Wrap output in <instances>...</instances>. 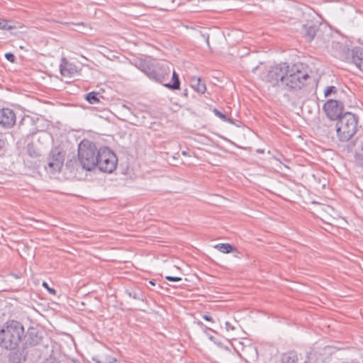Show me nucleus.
I'll return each instance as SVG.
<instances>
[{"instance_id": "obj_33", "label": "nucleus", "mask_w": 363, "mask_h": 363, "mask_svg": "<svg viewBox=\"0 0 363 363\" xmlns=\"http://www.w3.org/2000/svg\"><path fill=\"white\" fill-rule=\"evenodd\" d=\"M202 329H203V332H204L205 333H206V334H207V331H208V330H211V331H212V332H215L213 330H212L211 328H208V327H207V326H206V325H205V327H203Z\"/></svg>"}, {"instance_id": "obj_39", "label": "nucleus", "mask_w": 363, "mask_h": 363, "mask_svg": "<svg viewBox=\"0 0 363 363\" xmlns=\"http://www.w3.org/2000/svg\"><path fill=\"white\" fill-rule=\"evenodd\" d=\"M257 152H259V153H263L264 152V150H260V149H258L257 150Z\"/></svg>"}, {"instance_id": "obj_8", "label": "nucleus", "mask_w": 363, "mask_h": 363, "mask_svg": "<svg viewBox=\"0 0 363 363\" xmlns=\"http://www.w3.org/2000/svg\"><path fill=\"white\" fill-rule=\"evenodd\" d=\"M48 167H45L51 173L59 172L63 166L65 161V152L57 147L52 149L48 158Z\"/></svg>"}, {"instance_id": "obj_34", "label": "nucleus", "mask_w": 363, "mask_h": 363, "mask_svg": "<svg viewBox=\"0 0 363 363\" xmlns=\"http://www.w3.org/2000/svg\"><path fill=\"white\" fill-rule=\"evenodd\" d=\"M196 323L201 328L205 327V325L200 320L196 321Z\"/></svg>"}, {"instance_id": "obj_27", "label": "nucleus", "mask_w": 363, "mask_h": 363, "mask_svg": "<svg viewBox=\"0 0 363 363\" xmlns=\"http://www.w3.org/2000/svg\"><path fill=\"white\" fill-rule=\"evenodd\" d=\"M5 58L10 62L13 63L16 62V57L12 52H6L5 54Z\"/></svg>"}, {"instance_id": "obj_15", "label": "nucleus", "mask_w": 363, "mask_h": 363, "mask_svg": "<svg viewBox=\"0 0 363 363\" xmlns=\"http://www.w3.org/2000/svg\"><path fill=\"white\" fill-rule=\"evenodd\" d=\"M60 70L62 75L69 77L77 72V68L75 65L69 63L65 59L62 60V62L60 66Z\"/></svg>"}, {"instance_id": "obj_35", "label": "nucleus", "mask_w": 363, "mask_h": 363, "mask_svg": "<svg viewBox=\"0 0 363 363\" xmlns=\"http://www.w3.org/2000/svg\"><path fill=\"white\" fill-rule=\"evenodd\" d=\"M4 140L0 138V150H1L4 147Z\"/></svg>"}, {"instance_id": "obj_17", "label": "nucleus", "mask_w": 363, "mask_h": 363, "mask_svg": "<svg viewBox=\"0 0 363 363\" xmlns=\"http://www.w3.org/2000/svg\"><path fill=\"white\" fill-rule=\"evenodd\" d=\"M280 363H298L297 353L294 351L283 353L280 357Z\"/></svg>"}, {"instance_id": "obj_19", "label": "nucleus", "mask_w": 363, "mask_h": 363, "mask_svg": "<svg viewBox=\"0 0 363 363\" xmlns=\"http://www.w3.org/2000/svg\"><path fill=\"white\" fill-rule=\"evenodd\" d=\"M215 247L223 253H230L235 250V247L230 243H220L216 245Z\"/></svg>"}, {"instance_id": "obj_31", "label": "nucleus", "mask_w": 363, "mask_h": 363, "mask_svg": "<svg viewBox=\"0 0 363 363\" xmlns=\"http://www.w3.org/2000/svg\"><path fill=\"white\" fill-rule=\"evenodd\" d=\"M202 317L204 320H206L207 321L212 322V323L214 322L213 318L208 315L204 314V315H203Z\"/></svg>"}, {"instance_id": "obj_24", "label": "nucleus", "mask_w": 363, "mask_h": 363, "mask_svg": "<svg viewBox=\"0 0 363 363\" xmlns=\"http://www.w3.org/2000/svg\"><path fill=\"white\" fill-rule=\"evenodd\" d=\"M337 91V89L335 86H330L326 87L325 90L324 91L325 96L328 97L331 94H335Z\"/></svg>"}, {"instance_id": "obj_6", "label": "nucleus", "mask_w": 363, "mask_h": 363, "mask_svg": "<svg viewBox=\"0 0 363 363\" xmlns=\"http://www.w3.org/2000/svg\"><path fill=\"white\" fill-rule=\"evenodd\" d=\"M96 167L101 172L112 173L117 167L118 158L115 153L108 147L99 149Z\"/></svg>"}, {"instance_id": "obj_12", "label": "nucleus", "mask_w": 363, "mask_h": 363, "mask_svg": "<svg viewBox=\"0 0 363 363\" xmlns=\"http://www.w3.org/2000/svg\"><path fill=\"white\" fill-rule=\"evenodd\" d=\"M301 33L308 42L322 37L320 26L312 23L303 25Z\"/></svg>"}, {"instance_id": "obj_22", "label": "nucleus", "mask_w": 363, "mask_h": 363, "mask_svg": "<svg viewBox=\"0 0 363 363\" xmlns=\"http://www.w3.org/2000/svg\"><path fill=\"white\" fill-rule=\"evenodd\" d=\"M213 112L214 113V114L218 116L219 118H220L221 120H223V121H225V122H230L231 123H233V121L232 119L228 118L226 116L225 114L223 113L221 111H220L217 108H214L213 110Z\"/></svg>"}, {"instance_id": "obj_11", "label": "nucleus", "mask_w": 363, "mask_h": 363, "mask_svg": "<svg viewBox=\"0 0 363 363\" xmlns=\"http://www.w3.org/2000/svg\"><path fill=\"white\" fill-rule=\"evenodd\" d=\"M25 347L35 346L41 342L43 339L42 333L37 328H28L26 333L23 336Z\"/></svg>"}, {"instance_id": "obj_13", "label": "nucleus", "mask_w": 363, "mask_h": 363, "mask_svg": "<svg viewBox=\"0 0 363 363\" xmlns=\"http://www.w3.org/2000/svg\"><path fill=\"white\" fill-rule=\"evenodd\" d=\"M16 114L12 109L4 108L0 109V125L5 128H11L16 123Z\"/></svg>"}, {"instance_id": "obj_2", "label": "nucleus", "mask_w": 363, "mask_h": 363, "mask_svg": "<svg viewBox=\"0 0 363 363\" xmlns=\"http://www.w3.org/2000/svg\"><path fill=\"white\" fill-rule=\"evenodd\" d=\"M24 327L21 323L11 320L6 322L0 329V346L13 350L22 342Z\"/></svg>"}, {"instance_id": "obj_25", "label": "nucleus", "mask_w": 363, "mask_h": 363, "mask_svg": "<svg viewBox=\"0 0 363 363\" xmlns=\"http://www.w3.org/2000/svg\"><path fill=\"white\" fill-rule=\"evenodd\" d=\"M113 360H117L116 358L113 357H94L93 361L97 363V361H105V362H111V363H113Z\"/></svg>"}, {"instance_id": "obj_29", "label": "nucleus", "mask_w": 363, "mask_h": 363, "mask_svg": "<svg viewBox=\"0 0 363 363\" xmlns=\"http://www.w3.org/2000/svg\"><path fill=\"white\" fill-rule=\"evenodd\" d=\"M165 279L169 281H179L182 280L181 277L172 276H166Z\"/></svg>"}, {"instance_id": "obj_1", "label": "nucleus", "mask_w": 363, "mask_h": 363, "mask_svg": "<svg viewBox=\"0 0 363 363\" xmlns=\"http://www.w3.org/2000/svg\"><path fill=\"white\" fill-rule=\"evenodd\" d=\"M136 67L150 79L162 84L169 90L180 89L179 77L174 70L172 72V82H168L171 74V69L168 62L143 59L138 61Z\"/></svg>"}, {"instance_id": "obj_37", "label": "nucleus", "mask_w": 363, "mask_h": 363, "mask_svg": "<svg viewBox=\"0 0 363 363\" xmlns=\"http://www.w3.org/2000/svg\"><path fill=\"white\" fill-rule=\"evenodd\" d=\"M183 95L184 96L187 97V96H188V90L187 89L184 90Z\"/></svg>"}, {"instance_id": "obj_23", "label": "nucleus", "mask_w": 363, "mask_h": 363, "mask_svg": "<svg viewBox=\"0 0 363 363\" xmlns=\"http://www.w3.org/2000/svg\"><path fill=\"white\" fill-rule=\"evenodd\" d=\"M9 359L11 363H21V357L17 352H11L9 354Z\"/></svg>"}, {"instance_id": "obj_7", "label": "nucleus", "mask_w": 363, "mask_h": 363, "mask_svg": "<svg viewBox=\"0 0 363 363\" xmlns=\"http://www.w3.org/2000/svg\"><path fill=\"white\" fill-rule=\"evenodd\" d=\"M288 67L289 64L286 62L272 66L267 74V82L272 86L284 90Z\"/></svg>"}, {"instance_id": "obj_3", "label": "nucleus", "mask_w": 363, "mask_h": 363, "mask_svg": "<svg viewBox=\"0 0 363 363\" xmlns=\"http://www.w3.org/2000/svg\"><path fill=\"white\" fill-rule=\"evenodd\" d=\"M359 117L351 112H345L336 123L337 137L341 142L349 141L358 129Z\"/></svg>"}, {"instance_id": "obj_21", "label": "nucleus", "mask_w": 363, "mask_h": 363, "mask_svg": "<svg viewBox=\"0 0 363 363\" xmlns=\"http://www.w3.org/2000/svg\"><path fill=\"white\" fill-rule=\"evenodd\" d=\"M16 28L15 26L9 24V21L5 19L0 18V29L11 30Z\"/></svg>"}, {"instance_id": "obj_40", "label": "nucleus", "mask_w": 363, "mask_h": 363, "mask_svg": "<svg viewBox=\"0 0 363 363\" xmlns=\"http://www.w3.org/2000/svg\"><path fill=\"white\" fill-rule=\"evenodd\" d=\"M182 155H186V152L185 151H183V152H182Z\"/></svg>"}, {"instance_id": "obj_36", "label": "nucleus", "mask_w": 363, "mask_h": 363, "mask_svg": "<svg viewBox=\"0 0 363 363\" xmlns=\"http://www.w3.org/2000/svg\"><path fill=\"white\" fill-rule=\"evenodd\" d=\"M123 108H125V109H127L128 111L131 110L130 107H129L128 106H127L125 104L123 105Z\"/></svg>"}, {"instance_id": "obj_9", "label": "nucleus", "mask_w": 363, "mask_h": 363, "mask_svg": "<svg viewBox=\"0 0 363 363\" xmlns=\"http://www.w3.org/2000/svg\"><path fill=\"white\" fill-rule=\"evenodd\" d=\"M341 57L345 60H350L354 63L357 67L363 72V48L355 47L350 50L346 46H343Z\"/></svg>"}, {"instance_id": "obj_18", "label": "nucleus", "mask_w": 363, "mask_h": 363, "mask_svg": "<svg viewBox=\"0 0 363 363\" xmlns=\"http://www.w3.org/2000/svg\"><path fill=\"white\" fill-rule=\"evenodd\" d=\"M125 294L133 299L139 301L144 300V295L139 289H125Z\"/></svg>"}, {"instance_id": "obj_30", "label": "nucleus", "mask_w": 363, "mask_h": 363, "mask_svg": "<svg viewBox=\"0 0 363 363\" xmlns=\"http://www.w3.org/2000/svg\"><path fill=\"white\" fill-rule=\"evenodd\" d=\"M225 329L228 331L234 330L235 329V326H233L230 322H225Z\"/></svg>"}, {"instance_id": "obj_28", "label": "nucleus", "mask_w": 363, "mask_h": 363, "mask_svg": "<svg viewBox=\"0 0 363 363\" xmlns=\"http://www.w3.org/2000/svg\"><path fill=\"white\" fill-rule=\"evenodd\" d=\"M43 363H60L59 360H57L55 357H50L47 358Z\"/></svg>"}, {"instance_id": "obj_5", "label": "nucleus", "mask_w": 363, "mask_h": 363, "mask_svg": "<svg viewBox=\"0 0 363 363\" xmlns=\"http://www.w3.org/2000/svg\"><path fill=\"white\" fill-rule=\"evenodd\" d=\"M310 76L303 69L302 64L289 65L284 90L298 91L306 84Z\"/></svg>"}, {"instance_id": "obj_32", "label": "nucleus", "mask_w": 363, "mask_h": 363, "mask_svg": "<svg viewBox=\"0 0 363 363\" xmlns=\"http://www.w3.org/2000/svg\"><path fill=\"white\" fill-rule=\"evenodd\" d=\"M208 338H209L210 340L213 342L215 344H216L218 345H221V343L220 342H217V340H216L215 337H213L212 335H208Z\"/></svg>"}, {"instance_id": "obj_26", "label": "nucleus", "mask_w": 363, "mask_h": 363, "mask_svg": "<svg viewBox=\"0 0 363 363\" xmlns=\"http://www.w3.org/2000/svg\"><path fill=\"white\" fill-rule=\"evenodd\" d=\"M43 286L46 289L48 290V291L50 294H52V295H55L56 294V291L55 289H54L53 288H51L49 286L48 284L45 281H43Z\"/></svg>"}, {"instance_id": "obj_4", "label": "nucleus", "mask_w": 363, "mask_h": 363, "mask_svg": "<svg viewBox=\"0 0 363 363\" xmlns=\"http://www.w3.org/2000/svg\"><path fill=\"white\" fill-rule=\"evenodd\" d=\"M99 149L96 144L86 139L81 141L78 146V159L82 168L93 170L97 165Z\"/></svg>"}, {"instance_id": "obj_38", "label": "nucleus", "mask_w": 363, "mask_h": 363, "mask_svg": "<svg viewBox=\"0 0 363 363\" xmlns=\"http://www.w3.org/2000/svg\"><path fill=\"white\" fill-rule=\"evenodd\" d=\"M149 283L152 285V286H155V281H150Z\"/></svg>"}, {"instance_id": "obj_10", "label": "nucleus", "mask_w": 363, "mask_h": 363, "mask_svg": "<svg viewBox=\"0 0 363 363\" xmlns=\"http://www.w3.org/2000/svg\"><path fill=\"white\" fill-rule=\"evenodd\" d=\"M323 109L328 118L332 121L339 120L344 114V104L341 101L329 99L323 106Z\"/></svg>"}, {"instance_id": "obj_20", "label": "nucleus", "mask_w": 363, "mask_h": 363, "mask_svg": "<svg viewBox=\"0 0 363 363\" xmlns=\"http://www.w3.org/2000/svg\"><path fill=\"white\" fill-rule=\"evenodd\" d=\"M99 93L91 91L85 95V99L91 104H95L100 101Z\"/></svg>"}, {"instance_id": "obj_16", "label": "nucleus", "mask_w": 363, "mask_h": 363, "mask_svg": "<svg viewBox=\"0 0 363 363\" xmlns=\"http://www.w3.org/2000/svg\"><path fill=\"white\" fill-rule=\"evenodd\" d=\"M190 84L199 94H204L206 91V84L204 82H202L200 77H192L190 79Z\"/></svg>"}, {"instance_id": "obj_14", "label": "nucleus", "mask_w": 363, "mask_h": 363, "mask_svg": "<svg viewBox=\"0 0 363 363\" xmlns=\"http://www.w3.org/2000/svg\"><path fill=\"white\" fill-rule=\"evenodd\" d=\"M356 145L354 162L356 166L363 168V135L357 137L354 141Z\"/></svg>"}]
</instances>
